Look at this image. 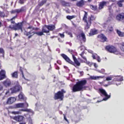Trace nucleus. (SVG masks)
<instances>
[{"mask_svg":"<svg viewBox=\"0 0 124 124\" xmlns=\"http://www.w3.org/2000/svg\"><path fill=\"white\" fill-rule=\"evenodd\" d=\"M89 6L90 8L94 11L97 10L98 9V7L97 5H90Z\"/></svg>","mask_w":124,"mask_h":124,"instance_id":"25","label":"nucleus"},{"mask_svg":"<svg viewBox=\"0 0 124 124\" xmlns=\"http://www.w3.org/2000/svg\"><path fill=\"white\" fill-rule=\"evenodd\" d=\"M10 21L11 22V23H13V24H15V21H13V20H10Z\"/></svg>","mask_w":124,"mask_h":124,"instance_id":"52","label":"nucleus"},{"mask_svg":"<svg viewBox=\"0 0 124 124\" xmlns=\"http://www.w3.org/2000/svg\"><path fill=\"white\" fill-rule=\"evenodd\" d=\"M124 2V0H120L117 2V4L119 7H122L123 6L122 3Z\"/></svg>","mask_w":124,"mask_h":124,"instance_id":"29","label":"nucleus"},{"mask_svg":"<svg viewBox=\"0 0 124 124\" xmlns=\"http://www.w3.org/2000/svg\"><path fill=\"white\" fill-rule=\"evenodd\" d=\"M107 31L110 33L113 32L114 31L113 27L111 25H109L107 28Z\"/></svg>","mask_w":124,"mask_h":124,"instance_id":"26","label":"nucleus"},{"mask_svg":"<svg viewBox=\"0 0 124 124\" xmlns=\"http://www.w3.org/2000/svg\"><path fill=\"white\" fill-rule=\"evenodd\" d=\"M117 20L120 21L123 20L124 18V13L119 14L117 15L116 16Z\"/></svg>","mask_w":124,"mask_h":124,"instance_id":"16","label":"nucleus"},{"mask_svg":"<svg viewBox=\"0 0 124 124\" xmlns=\"http://www.w3.org/2000/svg\"><path fill=\"white\" fill-rule=\"evenodd\" d=\"M19 71L21 73V74L22 75L23 77L24 78V74H23V68H22V67H20Z\"/></svg>","mask_w":124,"mask_h":124,"instance_id":"39","label":"nucleus"},{"mask_svg":"<svg viewBox=\"0 0 124 124\" xmlns=\"http://www.w3.org/2000/svg\"><path fill=\"white\" fill-rule=\"evenodd\" d=\"M17 15L16 16L14 17H13L12 18H11V19H10V20H13V19H15V18H16V17H17Z\"/></svg>","mask_w":124,"mask_h":124,"instance_id":"53","label":"nucleus"},{"mask_svg":"<svg viewBox=\"0 0 124 124\" xmlns=\"http://www.w3.org/2000/svg\"><path fill=\"white\" fill-rule=\"evenodd\" d=\"M11 82L8 79H7L2 82V84L6 87L10 86L11 85Z\"/></svg>","mask_w":124,"mask_h":124,"instance_id":"13","label":"nucleus"},{"mask_svg":"<svg viewBox=\"0 0 124 124\" xmlns=\"http://www.w3.org/2000/svg\"><path fill=\"white\" fill-rule=\"evenodd\" d=\"M99 91L100 93H101V95L102 96V94L105 96V97L104 98L103 100L104 101H106L110 97V95H108L106 91L103 89H100Z\"/></svg>","mask_w":124,"mask_h":124,"instance_id":"9","label":"nucleus"},{"mask_svg":"<svg viewBox=\"0 0 124 124\" xmlns=\"http://www.w3.org/2000/svg\"><path fill=\"white\" fill-rule=\"evenodd\" d=\"M85 14L83 18V20L85 23V29L88 30L89 28L91 26L92 22L95 20L96 17L93 15H91L90 16H89L87 19V13L85 11Z\"/></svg>","mask_w":124,"mask_h":124,"instance_id":"2","label":"nucleus"},{"mask_svg":"<svg viewBox=\"0 0 124 124\" xmlns=\"http://www.w3.org/2000/svg\"><path fill=\"white\" fill-rule=\"evenodd\" d=\"M101 70L102 71V72H103V74L105 71V70L104 69H102Z\"/></svg>","mask_w":124,"mask_h":124,"instance_id":"57","label":"nucleus"},{"mask_svg":"<svg viewBox=\"0 0 124 124\" xmlns=\"http://www.w3.org/2000/svg\"><path fill=\"white\" fill-rule=\"evenodd\" d=\"M123 80V78L122 77H118L115 79V81H121Z\"/></svg>","mask_w":124,"mask_h":124,"instance_id":"32","label":"nucleus"},{"mask_svg":"<svg viewBox=\"0 0 124 124\" xmlns=\"http://www.w3.org/2000/svg\"><path fill=\"white\" fill-rule=\"evenodd\" d=\"M61 55L66 62L69 63L74 66H75V64L78 66H79L80 65V63L74 54H72V56L74 62L72 61L66 54H62Z\"/></svg>","mask_w":124,"mask_h":124,"instance_id":"3","label":"nucleus"},{"mask_svg":"<svg viewBox=\"0 0 124 124\" xmlns=\"http://www.w3.org/2000/svg\"><path fill=\"white\" fill-rule=\"evenodd\" d=\"M98 56V55L96 54H93L92 57L93 59H96Z\"/></svg>","mask_w":124,"mask_h":124,"instance_id":"40","label":"nucleus"},{"mask_svg":"<svg viewBox=\"0 0 124 124\" xmlns=\"http://www.w3.org/2000/svg\"><path fill=\"white\" fill-rule=\"evenodd\" d=\"M87 81L86 80H83L78 81L73 86L71 90L72 92L82 91L86 87L85 85L86 84Z\"/></svg>","mask_w":124,"mask_h":124,"instance_id":"1","label":"nucleus"},{"mask_svg":"<svg viewBox=\"0 0 124 124\" xmlns=\"http://www.w3.org/2000/svg\"><path fill=\"white\" fill-rule=\"evenodd\" d=\"M24 103V105H25V107L26 108H27L29 106V105L28 103L26 102H25Z\"/></svg>","mask_w":124,"mask_h":124,"instance_id":"50","label":"nucleus"},{"mask_svg":"<svg viewBox=\"0 0 124 124\" xmlns=\"http://www.w3.org/2000/svg\"><path fill=\"white\" fill-rule=\"evenodd\" d=\"M16 100V99L13 97H11L9 98L6 102L7 104H11L14 102Z\"/></svg>","mask_w":124,"mask_h":124,"instance_id":"18","label":"nucleus"},{"mask_svg":"<svg viewBox=\"0 0 124 124\" xmlns=\"http://www.w3.org/2000/svg\"><path fill=\"white\" fill-rule=\"evenodd\" d=\"M3 89V86L1 84H0V91H2Z\"/></svg>","mask_w":124,"mask_h":124,"instance_id":"49","label":"nucleus"},{"mask_svg":"<svg viewBox=\"0 0 124 124\" xmlns=\"http://www.w3.org/2000/svg\"><path fill=\"white\" fill-rule=\"evenodd\" d=\"M66 92L63 89H62L61 91H59L55 93L54 95V99L55 100L59 99L60 101L63 100L64 98V93Z\"/></svg>","mask_w":124,"mask_h":124,"instance_id":"4","label":"nucleus"},{"mask_svg":"<svg viewBox=\"0 0 124 124\" xmlns=\"http://www.w3.org/2000/svg\"><path fill=\"white\" fill-rule=\"evenodd\" d=\"M43 27L44 29H46V31L48 32L47 33H49L50 31H53L55 28V25L53 24H50L48 25H45Z\"/></svg>","mask_w":124,"mask_h":124,"instance_id":"8","label":"nucleus"},{"mask_svg":"<svg viewBox=\"0 0 124 124\" xmlns=\"http://www.w3.org/2000/svg\"><path fill=\"white\" fill-rule=\"evenodd\" d=\"M72 24L73 25V26H74L75 27H76V25L75 24V23H73Z\"/></svg>","mask_w":124,"mask_h":124,"instance_id":"60","label":"nucleus"},{"mask_svg":"<svg viewBox=\"0 0 124 124\" xmlns=\"http://www.w3.org/2000/svg\"><path fill=\"white\" fill-rule=\"evenodd\" d=\"M85 53V52L84 51H83L82 53L80 54L79 55L82 57V58L85 60H86V59L85 57L83 56V55Z\"/></svg>","mask_w":124,"mask_h":124,"instance_id":"36","label":"nucleus"},{"mask_svg":"<svg viewBox=\"0 0 124 124\" xmlns=\"http://www.w3.org/2000/svg\"><path fill=\"white\" fill-rule=\"evenodd\" d=\"M19 124H26V123L24 122L23 123H21Z\"/></svg>","mask_w":124,"mask_h":124,"instance_id":"64","label":"nucleus"},{"mask_svg":"<svg viewBox=\"0 0 124 124\" xmlns=\"http://www.w3.org/2000/svg\"><path fill=\"white\" fill-rule=\"evenodd\" d=\"M12 77L13 78H17L18 77V72L16 71L11 74Z\"/></svg>","mask_w":124,"mask_h":124,"instance_id":"30","label":"nucleus"},{"mask_svg":"<svg viewBox=\"0 0 124 124\" xmlns=\"http://www.w3.org/2000/svg\"><path fill=\"white\" fill-rule=\"evenodd\" d=\"M5 71L4 70H1L0 72V80H2L5 78L6 77Z\"/></svg>","mask_w":124,"mask_h":124,"instance_id":"22","label":"nucleus"},{"mask_svg":"<svg viewBox=\"0 0 124 124\" xmlns=\"http://www.w3.org/2000/svg\"><path fill=\"white\" fill-rule=\"evenodd\" d=\"M11 113L13 114H14L15 115L21 114V112L20 111H12L11 112Z\"/></svg>","mask_w":124,"mask_h":124,"instance_id":"35","label":"nucleus"},{"mask_svg":"<svg viewBox=\"0 0 124 124\" xmlns=\"http://www.w3.org/2000/svg\"><path fill=\"white\" fill-rule=\"evenodd\" d=\"M15 84H16V85L10 89L12 93H16L19 91L21 88V86L19 85L18 81L16 82Z\"/></svg>","mask_w":124,"mask_h":124,"instance_id":"7","label":"nucleus"},{"mask_svg":"<svg viewBox=\"0 0 124 124\" xmlns=\"http://www.w3.org/2000/svg\"><path fill=\"white\" fill-rule=\"evenodd\" d=\"M5 16V14L4 12L0 11V17H4Z\"/></svg>","mask_w":124,"mask_h":124,"instance_id":"37","label":"nucleus"},{"mask_svg":"<svg viewBox=\"0 0 124 124\" xmlns=\"http://www.w3.org/2000/svg\"><path fill=\"white\" fill-rule=\"evenodd\" d=\"M94 65L95 68H96L98 66H97V65L95 63H94Z\"/></svg>","mask_w":124,"mask_h":124,"instance_id":"55","label":"nucleus"},{"mask_svg":"<svg viewBox=\"0 0 124 124\" xmlns=\"http://www.w3.org/2000/svg\"><path fill=\"white\" fill-rule=\"evenodd\" d=\"M35 34V32L32 30L28 32L25 31L24 32V34L26 36H28V38L29 39L31 38Z\"/></svg>","mask_w":124,"mask_h":124,"instance_id":"10","label":"nucleus"},{"mask_svg":"<svg viewBox=\"0 0 124 124\" xmlns=\"http://www.w3.org/2000/svg\"><path fill=\"white\" fill-rule=\"evenodd\" d=\"M60 1L62 5L64 7L68 6L69 5V2H66L64 0H60Z\"/></svg>","mask_w":124,"mask_h":124,"instance_id":"24","label":"nucleus"},{"mask_svg":"<svg viewBox=\"0 0 124 124\" xmlns=\"http://www.w3.org/2000/svg\"><path fill=\"white\" fill-rule=\"evenodd\" d=\"M24 10V7H22L20 9H17L15 10H12L10 12L11 14H13L15 13L17 14L19 13L20 12H23Z\"/></svg>","mask_w":124,"mask_h":124,"instance_id":"12","label":"nucleus"},{"mask_svg":"<svg viewBox=\"0 0 124 124\" xmlns=\"http://www.w3.org/2000/svg\"><path fill=\"white\" fill-rule=\"evenodd\" d=\"M68 51L69 52H71V51H72V50H70V49H68Z\"/></svg>","mask_w":124,"mask_h":124,"instance_id":"62","label":"nucleus"},{"mask_svg":"<svg viewBox=\"0 0 124 124\" xmlns=\"http://www.w3.org/2000/svg\"><path fill=\"white\" fill-rule=\"evenodd\" d=\"M105 48L106 50L111 53H115L118 52L116 48L112 45L106 46H105Z\"/></svg>","mask_w":124,"mask_h":124,"instance_id":"6","label":"nucleus"},{"mask_svg":"<svg viewBox=\"0 0 124 124\" xmlns=\"http://www.w3.org/2000/svg\"><path fill=\"white\" fill-rule=\"evenodd\" d=\"M59 113L61 115H62V112L61 111H59Z\"/></svg>","mask_w":124,"mask_h":124,"instance_id":"59","label":"nucleus"},{"mask_svg":"<svg viewBox=\"0 0 124 124\" xmlns=\"http://www.w3.org/2000/svg\"><path fill=\"white\" fill-rule=\"evenodd\" d=\"M26 0H19V3L21 4H23L24 3V1H26Z\"/></svg>","mask_w":124,"mask_h":124,"instance_id":"42","label":"nucleus"},{"mask_svg":"<svg viewBox=\"0 0 124 124\" xmlns=\"http://www.w3.org/2000/svg\"><path fill=\"white\" fill-rule=\"evenodd\" d=\"M27 29H32V30H34L35 29V28L33 27L32 26H30L28 27H27Z\"/></svg>","mask_w":124,"mask_h":124,"instance_id":"43","label":"nucleus"},{"mask_svg":"<svg viewBox=\"0 0 124 124\" xmlns=\"http://www.w3.org/2000/svg\"><path fill=\"white\" fill-rule=\"evenodd\" d=\"M48 32L46 31V29H45L43 27H42V31H39L37 32H35V34H36L37 35L39 36H41L44 35L43 33H47Z\"/></svg>","mask_w":124,"mask_h":124,"instance_id":"19","label":"nucleus"},{"mask_svg":"<svg viewBox=\"0 0 124 124\" xmlns=\"http://www.w3.org/2000/svg\"><path fill=\"white\" fill-rule=\"evenodd\" d=\"M24 103H19L15 104L14 105V108H24Z\"/></svg>","mask_w":124,"mask_h":124,"instance_id":"20","label":"nucleus"},{"mask_svg":"<svg viewBox=\"0 0 124 124\" xmlns=\"http://www.w3.org/2000/svg\"><path fill=\"white\" fill-rule=\"evenodd\" d=\"M75 17L76 16L74 15L72 16H66V18L69 20H71Z\"/></svg>","mask_w":124,"mask_h":124,"instance_id":"33","label":"nucleus"},{"mask_svg":"<svg viewBox=\"0 0 124 124\" xmlns=\"http://www.w3.org/2000/svg\"><path fill=\"white\" fill-rule=\"evenodd\" d=\"M106 4L107 2L104 1L100 2L99 5V9L101 10L103 8L104 6L106 5Z\"/></svg>","mask_w":124,"mask_h":124,"instance_id":"21","label":"nucleus"},{"mask_svg":"<svg viewBox=\"0 0 124 124\" xmlns=\"http://www.w3.org/2000/svg\"><path fill=\"white\" fill-rule=\"evenodd\" d=\"M97 38H99L101 42H104L107 41V38L105 35L103 33H101L97 36Z\"/></svg>","mask_w":124,"mask_h":124,"instance_id":"11","label":"nucleus"},{"mask_svg":"<svg viewBox=\"0 0 124 124\" xmlns=\"http://www.w3.org/2000/svg\"><path fill=\"white\" fill-rule=\"evenodd\" d=\"M112 77H108L106 78V80L107 81H109L111 80Z\"/></svg>","mask_w":124,"mask_h":124,"instance_id":"45","label":"nucleus"},{"mask_svg":"<svg viewBox=\"0 0 124 124\" xmlns=\"http://www.w3.org/2000/svg\"><path fill=\"white\" fill-rule=\"evenodd\" d=\"M85 1L84 0H80L76 3V5L79 7H81L84 4Z\"/></svg>","mask_w":124,"mask_h":124,"instance_id":"23","label":"nucleus"},{"mask_svg":"<svg viewBox=\"0 0 124 124\" xmlns=\"http://www.w3.org/2000/svg\"><path fill=\"white\" fill-rule=\"evenodd\" d=\"M108 85H108V84H105L104 85V86L105 87H107L108 86Z\"/></svg>","mask_w":124,"mask_h":124,"instance_id":"61","label":"nucleus"},{"mask_svg":"<svg viewBox=\"0 0 124 124\" xmlns=\"http://www.w3.org/2000/svg\"><path fill=\"white\" fill-rule=\"evenodd\" d=\"M99 72H100V73H101L103 74V72H102V71L101 70L99 71Z\"/></svg>","mask_w":124,"mask_h":124,"instance_id":"63","label":"nucleus"},{"mask_svg":"<svg viewBox=\"0 0 124 124\" xmlns=\"http://www.w3.org/2000/svg\"><path fill=\"white\" fill-rule=\"evenodd\" d=\"M23 23V22H21L16 23L14 25H10L8 27V28L12 30L16 31L20 30L22 31Z\"/></svg>","mask_w":124,"mask_h":124,"instance_id":"5","label":"nucleus"},{"mask_svg":"<svg viewBox=\"0 0 124 124\" xmlns=\"http://www.w3.org/2000/svg\"><path fill=\"white\" fill-rule=\"evenodd\" d=\"M98 33V30L95 29H92L90 30L89 33V36H91Z\"/></svg>","mask_w":124,"mask_h":124,"instance_id":"17","label":"nucleus"},{"mask_svg":"<svg viewBox=\"0 0 124 124\" xmlns=\"http://www.w3.org/2000/svg\"><path fill=\"white\" fill-rule=\"evenodd\" d=\"M9 93V91H7L6 93H5V94L6 95L8 93Z\"/></svg>","mask_w":124,"mask_h":124,"instance_id":"58","label":"nucleus"},{"mask_svg":"<svg viewBox=\"0 0 124 124\" xmlns=\"http://www.w3.org/2000/svg\"><path fill=\"white\" fill-rule=\"evenodd\" d=\"M20 110L24 112H31L32 110L30 109H28L27 108L25 109H22Z\"/></svg>","mask_w":124,"mask_h":124,"instance_id":"34","label":"nucleus"},{"mask_svg":"<svg viewBox=\"0 0 124 124\" xmlns=\"http://www.w3.org/2000/svg\"><path fill=\"white\" fill-rule=\"evenodd\" d=\"M80 37H82V39L83 41L84 42H85L86 40V38L84 33L82 31L81 32L80 34H78L77 35V38H78V39H79Z\"/></svg>","mask_w":124,"mask_h":124,"instance_id":"15","label":"nucleus"},{"mask_svg":"<svg viewBox=\"0 0 124 124\" xmlns=\"http://www.w3.org/2000/svg\"><path fill=\"white\" fill-rule=\"evenodd\" d=\"M116 31L119 36L122 37L124 36V34L120 31L117 29L116 30Z\"/></svg>","mask_w":124,"mask_h":124,"instance_id":"31","label":"nucleus"},{"mask_svg":"<svg viewBox=\"0 0 124 124\" xmlns=\"http://www.w3.org/2000/svg\"><path fill=\"white\" fill-rule=\"evenodd\" d=\"M79 73L80 74V75L81 76H82L83 75L84 73V72H83L81 71Z\"/></svg>","mask_w":124,"mask_h":124,"instance_id":"54","label":"nucleus"},{"mask_svg":"<svg viewBox=\"0 0 124 124\" xmlns=\"http://www.w3.org/2000/svg\"><path fill=\"white\" fill-rule=\"evenodd\" d=\"M96 59L97 60V61L98 62H100L101 61V59L100 58V57L99 56H98L97 57Z\"/></svg>","mask_w":124,"mask_h":124,"instance_id":"44","label":"nucleus"},{"mask_svg":"<svg viewBox=\"0 0 124 124\" xmlns=\"http://www.w3.org/2000/svg\"><path fill=\"white\" fill-rule=\"evenodd\" d=\"M18 97L19 99L20 100H26V98L24 97L23 95L21 93H20L18 95Z\"/></svg>","mask_w":124,"mask_h":124,"instance_id":"28","label":"nucleus"},{"mask_svg":"<svg viewBox=\"0 0 124 124\" xmlns=\"http://www.w3.org/2000/svg\"><path fill=\"white\" fill-rule=\"evenodd\" d=\"M65 32L66 34L69 35L71 37H73V36L72 35V34L69 31H65Z\"/></svg>","mask_w":124,"mask_h":124,"instance_id":"38","label":"nucleus"},{"mask_svg":"<svg viewBox=\"0 0 124 124\" xmlns=\"http://www.w3.org/2000/svg\"><path fill=\"white\" fill-rule=\"evenodd\" d=\"M24 118V117L22 116L18 115L14 117L13 119L16 121L18 122L22 121Z\"/></svg>","mask_w":124,"mask_h":124,"instance_id":"14","label":"nucleus"},{"mask_svg":"<svg viewBox=\"0 0 124 124\" xmlns=\"http://www.w3.org/2000/svg\"><path fill=\"white\" fill-rule=\"evenodd\" d=\"M44 5V4L42 3V2L41 1V2L39 3L38 4V6L39 7H41L43 6Z\"/></svg>","mask_w":124,"mask_h":124,"instance_id":"47","label":"nucleus"},{"mask_svg":"<svg viewBox=\"0 0 124 124\" xmlns=\"http://www.w3.org/2000/svg\"><path fill=\"white\" fill-rule=\"evenodd\" d=\"M108 85L113 84L112 83V82H108Z\"/></svg>","mask_w":124,"mask_h":124,"instance_id":"56","label":"nucleus"},{"mask_svg":"<svg viewBox=\"0 0 124 124\" xmlns=\"http://www.w3.org/2000/svg\"><path fill=\"white\" fill-rule=\"evenodd\" d=\"M64 116V119L68 123H69V122L68 119L66 118L65 115L64 114H63Z\"/></svg>","mask_w":124,"mask_h":124,"instance_id":"48","label":"nucleus"},{"mask_svg":"<svg viewBox=\"0 0 124 124\" xmlns=\"http://www.w3.org/2000/svg\"><path fill=\"white\" fill-rule=\"evenodd\" d=\"M104 76H91V78L93 80H97L99 78H103Z\"/></svg>","mask_w":124,"mask_h":124,"instance_id":"27","label":"nucleus"},{"mask_svg":"<svg viewBox=\"0 0 124 124\" xmlns=\"http://www.w3.org/2000/svg\"><path fill=\"white\" fill-rule=\"evenodd\" d=\"M0 54H1L4 55V51L2 48H0Z\"/></svg>","mask_w":124,"mask_h":124,"instance_id":"41","label":"nucleus"},{"mask_svg":"<svg viewBox=\"0 0 124 124\" xmlns=\"http://www.w3.org/2000/svg\"><path fill=\"white\" fill-rule=\"evenodd\" d=\"M47 0H42L41 2L44 4L45 3Z\"/></svg>","mask_w":124,"mask_h":124,"instance_id":"51","label":"nucleus"},{"mask_svg":"<svg viewBox=\"0 0 124 124\" xmlns=\"http://www.w3.org/2000/svg\"><path fill=\"white\" fill-rule=\"evenodd\" d=\"M58 35L62 38H64V35L63 34L59 33Z\"/></svg>","mask_w":124,"mask_h":124,"instance_id":"46","label":"nucleus"}]
</instances>
